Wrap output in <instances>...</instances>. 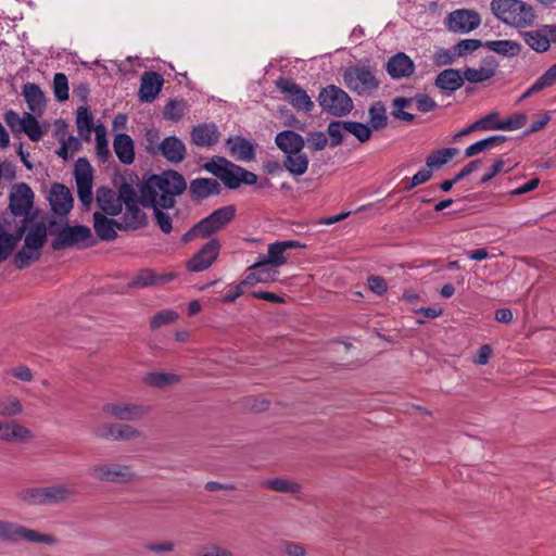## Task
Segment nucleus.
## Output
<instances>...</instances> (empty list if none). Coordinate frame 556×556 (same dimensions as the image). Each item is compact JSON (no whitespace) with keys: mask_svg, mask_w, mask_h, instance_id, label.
Instances as JSON below:
<instances>
[{"mask_svg":"<svg viewBox=\"0 0 556 556\" xmlns=\"http://www.w3.org/2000/svg\"><path fill=\"white\" fill-rule=\"evenodd\" d=\"M98 240L93 238L91 229L86 225H70L63 229L59 238L51 241L53 251H61L76 247L78 249H87L94 247Z\"/></svg>","mask_w":556,"mask_h":556,"instance_id":"1","label":"nucleus"},{"mask_svg":"<svg viewBox=\"0 0 556 556\" xmlns=\"http://www.w3.org/2000/svg\"><path fill=\"white\" fill-rule=\"evenodd\" d=\"M317 102L323 111L336 117L345 116L353 110L351 97L336 85H328L321 88Z\"/></svg>","mask_w":556,"mask_h":556,"instance_id":"2","label":"nucleus"},{"mask_svg":"<svg viewBox=\"0 0 556 556\" xmlns=\"http://www.w3.org/2000/svg\"><path fill=\"white\" fill-rule=\"evenodd\" d=\"M0 540L3 542H17L24 540L31 543H45L54 545L56 536L49 533H41L20 523L0 520Z\"/></svg>","mask_w":556,"mask_h":556,"instance_id":"3","label":"nucleus"},{"mask_svg":"<svg viewBox=\"0 0 556 556\" xmlns=\"http://www.w3.org/2000/svg\"><path fill=\"white\" fill-rule=\"evenodd\" d=\"M121 197L125 205L123 225H129V229H140L148 225L147 214L139 207L141 201L137 199V191L131 182L124 181L121 185Z\"/></svg>","mask_w":556,"mask_h":556,"instance_id":"4","label":"nucleus"},{"mask_svg":"<svg viewBox=\"0 0 556 556\" xmlns=\"http://www.w3.org/2000/svg\"><path fill=\"white\" fill-rule=\"evenodd\" d=\"M416 102V108L421 113H428L434 111L438 108L437 102L427 93H416L413 98L395 97L392 100L391 116L394 119L403 121L406 123H414L416 115L405 111L413 103Z\"/></svg>","mask_w":556,"mask_h":556,"instance_id":"5","label":"nucleus"},{"mask_svg":"<svg viewBox=\"0 0 556 556\" xmlns=\"http://www.w3.org/2000/svg\"><path fill=\"white\" fill-rule=\"evenodd\" d=\"M174 174H176V170L172 168L165 169L162 174L144 173L142 182L138 185L139 194L137 193V199L141 201V206L146 208L155 206L159 191L160 193L162 192L164 185L167 184Z\"/></svg>","mask_w":556,"mask_h":556,"instance_id":"6","label":"nucleus"},{"mask_svg":"<svg viewBox=\"0 0 556 556\" xmlns=\"http://www.w3.org/2000/svg\"><path fill=\"white\" fill-rule=\"evenodd\" d=\"M345 86L357 94L370 93L380 86V80L376 78L372 71L367 66H349L343 73Z\"/></svg>","mask_w":556,"mask_h":556,"instance_id":"7","label":"nucleus"},{"mask_svg":"<svg viewBox=\"0 0 556 556\" xmlns=\"http://www.w3.org/2000/svg\"><path fill=\"white\" fill-rule=\"evenodd\" d=\"M275 86L298 111L309 113L314 109V102L311 97L293 79L280 76L275 81Z\"/></svg>","mask_w":556,"mask_h":556,"instance_id":"8","label":"nucleus"},{"mask_svg":"<svg viewBox=\"0 0 556 556\" xmlns=\"http://www.w3.org/2000/svg\"><path fill=\"white\" fill-rule=\"evenodd\" d=\"M481 24L479 12L472 9H457L450 12L445 17V26L450 31L468 34L477 29Z\"/></svg>","mask_w":556,"mask_h":556,"instance_id":"9","label":"nucleus"},{"mask_svg":"<svg viewBox=\"0 0 556 556\" xmlns=\"http://www.w3.org/2000/svg\"><path fill=\"white\" fill-rule=\"evenodd\" d=\"M35 204V193L26 182L13 185L9 194V204L7 211L13 217L26 215Z\"/></svg>","mask_w":556,"mask_h":556,"instance_id":"10","label":"nucleus"},{"mask_svg":"<svg viewBox=\"0 0 556 556\" xmlns=\"http://www.w3.org/2000/svg\"><path fill=\"white\" fill-rule=\"evenodd\" d=\"M220 248L222 244L218 238L210 239L187 261V270L190 273H200L211 267L218 258Z\"/></svg>","mask_w":556,"mask_h":556,"instance_id":"11","label":"nucleus"},{"mask_svg":"<svg viewBox=\"0 0 556 556\" xmlns=\"http://www.w3.org/2000/svg\"><path fill=\"white\" fill-rule=\"evenodd\" d=\"M50 208L56 217L65 218L74 206L71 190L62 182H53L48 195Z\"/></svg>","mask_w":556,"mask_h":556,"instance_id":"12","label":"nucleus"},{"mask_svg":"<svg viewBox=\"0 0 556 556\" xmlns=\"http://www.w3.org/2000/svg\"><path fill=\"white\" fill-rule=\"evenodd\" d=\"M236 211L235 205H226L214 210L211 214L198 222L203 230V238H208L227 226L235 218Z\"/></svg>","mask_w":556,"mask_h":556,"instance_id":"13","label":"nucleus"},{"mask_svg":"<svg viewBox=\"0 0 556 556\" xmlns=\"http://www.w3.org/2000/svg\"><path fill=\"white\" fill-rule=\"evenodd\" d=\"M187 189L186 178L176 170L166 185H164V189L161 194L156 199V207H160L162 211L172 210L176 205V197L181 195Z\"/></svg>","mask_w":556,"mask_h":556,"instance_id":"14","label":"nucleus"},{"mask_svg":"<svg viewBox=\"0 0 556 556\" xmlns=\"http://www.w3.org/2000/svg\"><path fill=\"white\" fill-rule=\"evenodd\" d=\"M89 475L102 482L128 483L134 475L128 471V467L119 464L96 465L89 469Z\"/></svg>","mask_w":556,"mask_h":556,"instance_id":"15","label":"nucleus"},{"mask_svg":"<svg viewBox=\"0 0 556 556\" xmlns=\"http://www.w3.org/2000/svg\"><path fill=\"white\" fill-rule=\"evenodd\" d=\"M164 85L163 76L154 71L143 72L140 79L138 99L141 103H152L161 93Z\"/></svg>","mask_w":556,"mask_h":556,"instance_id":"16","label":"nucleus"},{"mask_svg":"<svg viewBox=\"0 0 556 556\" xmlns=\"http://www.w3.org/2000/svg\"><path fill=\"white\" fill-rule=\"evenodd\" d=\"M129 225H123L113 218H109L100 212L93 213V229L97 235V240L114 241L117 238L116 229L127 231Z\"/></svg>","mask_w":556,"mask_h":556,"instance_id":"17","label":"nucleus"},{"mask_svg":"<svg viewBox=\"0 0 556 556\" xmlns=\"http://www.w3.org/2000/svg\"><path fill=\"white\" fill-rule=\"evenodd\" d=\"M177 277L176 273L157 274L152 268H142L136 277L128 282V289H143L149 287L164 286Z\"/></svg>","mask_w":556,"mask_h":556,"instance_id":"18","label":"nucleus"},{"mask_svg":"<svg viewBox=\"0 0 556 556\" xmlns=\"http://www.w3.org/2000/svg\"><path fill=\"white\" fill-rule=\"evenodd\" d=\"M384 68L392 79H402L412 76L416 65L409 55L400 51L388 59Z\"/></svg>","mask_w":556,"mask_h":556,"instance_id":"19","label":"nucleus"},{"mask_svg":"<svg viewBox=\"0 0 556 556\" xmlns=\"http://www.w3.org/2000/svg\"><path fill=\"white\" fill-rule=\"evenodd\" d=\"M96 201L101 211L110 216H117L122 213L123 203L121 197V187L116 194L113 189L101 186L97 189Z\"/></svg>","mask_w":556,"mask_h":556,"instance_id":"20","label":"nucleus"},{"mask_svg":"<svg viewBox=\"0 0 556 556\" xmlns=\"http://www.w3.org/2000/svg\"><path fill=\"white\" fill-rule=\"evenodd\" d=\"M223 191L217 179L200 177L190 181L189 195L192 201L201 202L212 195H219Z\"/></svg>","mask_w":556,"mask_h":556,"instance_id":"21","label":"nucleus"},{"mask_svg":"<svg viewBox=\"0 0 556 556\" xmlns=\"http://www.w3.org/2000/svg\"><path fill=\"white\" fill-rule=\"evenodd\" d=\"M157 154L166 161L178 164L186 159L187 149L184 141L175 135L165 137L156 147Z\"/></svg>","mask_w":556,"mask_h":556,"instance_id":"22","label":"nucleus"},{"mask_svg":"<svg viewBox=\"0 0 556 556\" xmlns=\"http://www.w3.org/2000/svg\"><path fill=\"white\" fill-rule=\"evenodd\" d=\"M226 148L238 161L251 162L256 156V144L243 136L228 137Z\"/></svg>","mask_w":556,"mask_h":556,"instance_id":"23","label":"nucleus"},{"mask_svg":"<svg viewBox=\"0 0 556 556\" xmlns=\"http://www.w3.org/2000/svg\"><path fill=\"white\" fill-rule=\"evenodd\" d=\"M465 84L463 79V70L445 68L441 71L434 78V86L446 96L454 93Z\"/></svg>","mask_w":556,"mask_h":556,"instance_id":"24","label":"nucleus"},{"mask_svg":"<svg viewBox=\"0 0 556 556\" xmlns=\"http://www.w3.org/2000/svg\"><path fill=\"white\" fill-rule=\"evenodd\" d=\"M275 143L285 155L298 154L306 146V140L301 134L292 129H285L276 135Z\"/></svg>","mask_w":556,"mask_h":556,"instance_id":"25","label":"nucleus"},{"mask_svg":"<svg viewBox=\"0 0 556 556\" xmlns=\"http://www.w3.org/2000/svg\"><path fill=\"white\" fill-rule=\"evenodd\" d=\"M102 410L121 420H138L147 413L142 405L124 403H106L103 405Z\"/></svg>","mask_w":556,"mask_h":556,"instance_id":"26","label":"nucleus"},{"mask_svg":"<svg viewBox=\"0 0 556 556\" xmlns=\"http://www.w3.org/2000/svg\"><path fill=\"white\" fill-rule=\"evenodd\" d=\"M22 96L24 97L27 108L30 112L37 115L43 114L47 100L45 92L41 90L39 85L35 83L24 84L22 88Z\"/></svg>","mask_w":556,"mask_h":556,"instance_id":"27","label":"nucleus"},{"mask_svg":"<svg viewBox=\"0 0 556 556\" xmlns=\"http://www.w3.org/2000/svg\"><path fill=\"white\" fill-rule=\"evenodd\" d=\"M96 434L101 439L128 441L138 438L140 432L130 425L109 424L99 428Z\"/></svg>","mask_w":556,"mask_h":556,"instance_id":"28","label":"nucleus"},{"mask_svg":"<svg viewBox=\"0 0 556 556\" xmlns=\"http://www.w3.org/2000/svg\"><path fill=\"white\" fill-rule=\"evenodd\" d=\"M113 149L121 163L130 165L136 157L135 141L125 132H116L113 139Z\"/></svg>","mask_w":556,"mask_h":556,"instance_id":"29","label":"nucleus"},{"mask_svg":"<svg viewBox=\"0 0 556 556\" xmlns=\"http://www.w3.org/2000/svg\"><path fill=\"white\" fill-rule=\"evenodd\" d=\"M191 142L198 147H212L219 139V132L214 123L211 124H198L192 127Z\"/></svg>","mask_w":556,"mask_h":556,"instance_id":"30","label":"nucleus"},{"mask_svg":"<svg viewBox=\"0 0 556 556\" xmlns=\"http://www.w3.org/2000/svg\"><path fill=\"white\" fill-rule=\"evenodd\" d=\"M309 159L302 151L298 154H287L282 161V167L290 175L300 177L304 175L308 168Z\"/></svg>","mask_w":556,"mask_h":556,"instance_id":"31","label":"nucleus"},{"mask_svg":"<svg viewBox=\"0 0 556 556\" xmlns=\"http://www.w3.org/2000/svg\"><path fill=\"white\" fill-rule=\"evenodd\" d=\"M459 153L457 148H442L430 153L426 159L427 166L432 170H439Z\"/></svg>","mask_w":556,"mask_h":556,"instance_id":"32","label":"nucleus"},{"mask_svg":"<svg viewBox=\"0 0 556 556\" xmlns=\"http://www.w3.org/2000/svg\"><path fill=\"white\" fill-rule=\"evenodd\" d=\"M484 48L493 51L503 56H516L521 52V45L518 41L503 39V40H486Z\"/></svg>","mask_w":556,"mask_h":556,"instance_id":"33","label":"nucleus"},{"mask_svg":"<svg viewBox=\"0 0 556 556\" xmlns=\"http://www.w3.org/2000/svg\"><path fill=\"white\" fill-rule=\"evenodd\" d=\"M511 3L516 7L515 13H518V15H519L515 20V22H513L511 26H515L518 28H523V27L532 25L535 20V13H534L532 5H530L529 3H527L522 0H517Z\"/></svg>","mask_w":556,"mask_h":556,"instance_id":"34","label":"nucleus"},{"mask_svg":"<svg viewBox=\"0 0 556 556\" xmlns=\"http://www.w3.org/2000/svg\"><path fill=\"white\" fill-rule=\"evenodd\" d=\"M505 141H507V137L504 135H493V136L483 138L481 140L468 146L465 150L464 155L466 159L472 157V156L479 154L480 152H483V151L492 148L495 144L504 143Z\"/></svg>","mask_w":556,"mask_h":556,"instance_id":"35","label":"nucleus"},{"mask_svg":"<svg viewBox=\"0 0 556 556\" xmlns=\"http://www.w3.org/2000/svg\"><path fill=\"white\" fill-rule=\"evenodd\" d=\"M541 31L542 30L540 29L521 33L526 43L538 53H544L551 47V40H548V37Z\"/></svg>","mask_w":556,"mask_h":556,"instance_id":"36","label":"nucleus"},{"mask_svg":"<svg viewBox=\"0 0 556 556\" xmlns=\"http://www.w3.org/2000/svg\"><path fill=\"white\" fill-rule=\"evenodd\" d=\"M240 172V165L228 161L225 166V170H223L218 180L225 186V188L229 190H237L241 186Z\"/></svg>","mask_w":556,"mask_h":556,"instance_id":"37","label":"nucleus"},{"mask_svg":"<svg viewBox=\"0 0 556 556\" xmlns=\"http://www.w3.org/2000/svg\"><path fill=\"white\" fill-rule=\"evenodd\" d=\"M369 121L368 125L374 130H380L387 127L388 125V116L386 114V105L382 101H376L374 102L369 109Z\"/></svg>","mask_w":556,"mask_h":556,"instance_id":"38","label":"nucleus"},{"mask_svg":"<svg viewBox=\"0 0 556 556\" xmlns=\"http://www.w3.org/2000/svg\"><path fill=\"white\" fill-rule=\"evenodd\" d=\"M279 271L277 269H256L253 273L247 275L243 279V285L248 288H252L257 283H269L278 280Z\"/></svg>","mask_w":556,"mask_h":556,"instance_id":"39","label":"nucleus"},{"mask_svg":"<svg viewBox=\"0 0 556 556\" xmlns=\"http://www.w3.org/2000/svg\"><path fill=\"white\" fill-rule=\"evenodd\" d=\"M74 494L65 484H58L43 488L45 505L65 502Z\"/></svg>","mask_w":556,"mask_h":556,"instance_id":"40","label":"nucleus"},{"mask_svg":"<svg viewBox=\"0 0 556 556\" xmlns=\"http://www.w3.org/2000/svg\"><path fill=\"white\" fill-rule=\"evenodd\" d=\"M93 167L87 157H79L74 165L76 185L93 184Z\"/></svg>","mask_w":556,"mask_h":556,"instance_id":"41","label":"nucleus"},{"mask_svg":"<svg viewBox=\"0 0 556 556\" xmlns=\"http://www.w3.org/2000/svg\"><path fill=\"white\" fill-rule=\"evenodd\" d=\"M180 380V377L176 374L172 372H149L143 378V382L147 386L155 387V388H163L166 386H172L177 383Z\"/></svg>","mask_w":556,"mask_h":556,"instance_id":"42","label":"nucleus"},{"mask_svg":"<svg viewBox=\"0 0 556 556\" xmlns=\"http://www.w3.org/2000/svg\"><path fill=\"white\" fill-rule=\"evenodd\" d=\"M187 101L185 99H169L163 110V118L179 122L185 115Z\"/></svg>","mask_w":556,"mask_h":556,"instance_id":"43","label":"nucleus"},{"mask_svg":"<svg viewBox=\"0 0 556 556\" xmlns=\"http://www.w3.org/2000/svg\"><path fill=\"white\" fill-rule=\"evenodd\" d=\"M345 131L353 135L361 143H365L370 140L374 129L368 123H361L355 121H345Z\"/></svg>","mask_w":556,"mask_h":556,"instance_id":"44","label":"nucleus"},{"mask_svg":"<svg viewBox=\"0 0 556 556\" xmlns=\"http://www.w3.org/2000/svg\"><path fill=\"white\" fill-rule=\"evenodd\" d=\"M52 90L54 99L59 103H63L70 98L68 79L64 73H55L52 80Z\"/></svg>","mask_w":556,"mask_h":556,"instance_id":"45","label":"nucleus"},{"mask_svg":"<svg viewBox=\"0 0 556 556\" xmlns=\"http://www.w3.org/2000/svg\"><path fill=\"white\" fill-rule=\"evenodd\" d=\"M479 48H484V41L476 38H466L460 39L457 43L453 46L454 55L456 56H467L471 54Z\"/></svg>","mask_w":556,"mask_h":556,"instance_id":"46","label":"nucleus"},{"mask_svg":"<svg viewBox=\"0 0 556 556\" xmlns=\"http://www.w3.org/2000/svg\"><path fill=\"white\" fill-rule=\"evenodd\" d=\"M93 114L89 106L80 105L76 110V126L79 135H83L89 129H93Z\"/></svg>","mask_w":556,"mask_h":556,"instance_id":"47","label":"nucleus"},{"mask_svg":"<svg viewBox=\"0 0 556 556\" xmlns=\"http://www.w3.org/2000/svg\"><path fill=\"white\" fill-rule=\"evenodd\" d=\"M493 77L492 68H473L466 66L463 70V79L469 84H479L489 80Z\"/></svg>","mask_w":556,"mask_h":556,"instance_id":"48","label":"nucleus"},{"mask_svg":"<svg viewBox=\"0 0 556 556\" xmlns=\"http://www.w3.org/2000/svg\"><path fill=\"white\" fill-rule=\"evenodd\" d=\"M40 257L41 256L36 252L23 245L22 249L14 254L13 264L17 269H25L33 263L38 262Z\"/></svg>","mask_w":556,"mask_h":556,"instance_id":"49","label":"nucleus"},{"mask_svg":"<svg viewBox=\"0 0 556 556\" xmlns=\"http://www.w3.org/2000/svg\"><path fill=\"white\" fill-rule=\"evenodd\" d=\"M345 121H331L327 127V135L329 136V146L336 148L343 142L345 131Z\"/></svg>","mask_w":556,"mask_h":556,"instance_id":"50","label":"nucleus"},{"mask_svg":"<svg viewBox=\"0 0 556 556\" xmlns=\"http://www.w3.org/2000/svg\"><path fill=\"white\" fill-rule=\"evenodd\" d=\"M16 496L28 505H45L43 488H26L18 491Z\"/></svg>","mask_w":556,"mask_h":556,"instance_id":"51","label":"nucleus"},{"mask_svg":"<svg viewBox=\"0 0 556 556\" xmlns=\"http://www.w3.org/2000/svg\"><path fill=\"white\" fill-rule=\"evenodd\" d=\"M179 318L177 312L173 309H162L155 313L150 319L151 330H156L163 325L175 323Z\"/></svg>","mask_w":556,"mask_h":556,"instance_id":"52","label":"nucleus"},{"mask_svg":"<svg viewBox=\"0 0 556 556\" xmlns=\"http://www.w3.org/2000/svg\"><path fill=\"white\" fill-rule=\"evenodd\" d=\"M23 412L21 401L16 396H9L0 400V415L5 417H13Z\"/></svg>","mask_w":556,"mask_h":556,"instance_id":"53","label":"nucleus"},{"mask_svg":"<svg viewBox=\"0 0 556 556\" xmlns=\"http://www.w3.org/2000/svg\"><path fill=\"white\" fill-rule=\"evenodd\" d=\"M527 114L523 112L514 113L507 118L501 121V123L497 125L500 130H516L521 127H523L527 123Z\"/></svg>","mask_w":556,"mask_h":556,"instance_id":"54","label":"nucleus"},{"mask_svg":"<svg viewBox=\"0 0 556 556\" xmlns=\"http://www.w3.org/2000/svg\"><path fill=\"white\" fill-rule=\"evenodd\" d=\"M267 486L281 493H296L300 491V484L283 478H274L266 482Z\"/></svg>","mask_w":556,"mask_h":556,"instance_id":"55","label":"nucleus"},{"mask_svg":"<svg viewBox=\"0 0 556 556\" xmlns=\"http://www.w3.org/2000/svg\"><path fill=\"white\" fill-rule=\"evenodd\" d=\"M49 128V124L43 122L42 124L39 119L33 122L28 126L23 128V134H25L30 141L38 142L42 139V137L47 134Z\"/></svg>","mask_w":556,"mask_h":556,"instance_id":"56","label":"nucleus"},{"mask_svg":"<svg viewBox=\"0 0 556 556\" xmlns=\"http://www.w3.org/2000/svg\"><path fill=\"white\" fill-rule=\"evenodd\" d=\"M228 159L220 155H213L208 162L204 163L202 165V168L206 170L207 173L215 176L217 179H219L223 170H225V166L228 163Z\"/></svg>","mask_w":556,"mask_h":556,"instance_id":"57","label":"nucleus"},{"mask_svg":"<svg viewBox=\"0 0 556 556\" xmlns=\"http://www.w3.org/2000/svg\"><path fill=\"white\" fill-rule=\"evenodd\" d=\"M92 187L93 184L76 185L77 197L85 212L91 208L93 202Z\"/></svg>","mask_w":556,"mask_h":556,"instance_id":"58","label":"nucleus"},{"mask_svg":"<svg viewBox=\"0 0 556 556\" xmlns=\"http://www.w3.org/2000/svg\"><path fill=\"white\" fill-rule=\"evenodd\" d=\"M267 255L271 262V267L277 268L287 263L285 250H283L281 243H279V241H276L268 245Z\"/></svg>","mask_w":556,"mask_h":556,"instance_id":"59","label":"nucleus"},{"mask_svg":"<svg viewBox=\"0 0 556 556\" xmlns=\"http://www.w3.org/2000/svg\"><path fill=\"white\" fill-rule=\"evenodd\" d=\"M153 210V216L156 222V225L160 227L161 231L165 235H168L173 230V218L172 216L165 212L162 211L160 207L152 206Z\"/></svg>","mask_w":556,"mask_h":556,"instance_id":"60","label":"nucleus"},{"mask_svg":"<svg viewBox=\"0 0 556 556\" xmlns=\"http://www.w3.org/2000/svg\"><path fill=\"white\" fill-rule=\"evenodd\" d=\"M500 123V113L497 111H492L475 122L478 130H500L498 126H496Z\"/></svg>","mask_w":556,"mask_h":556,"instance_id":"61","label":"nucleus"},{"mask_svg":"<svg viewBox=\"0 0 556 556\" xmlns=\"http://www.w3.org/2000/svg\"><path fill=\"white\" fill-rule=\"evenodd\" d=\"M27 226L25 224H20L16 226L15 230L10 232L9 229L4 228L2 224H0V231L8 239L14 250L17 248L21 240L25 237L27 232Z\"/></svg>","mask_w":556,"mask_h":556,"instance_id":"62","label":"nucleus"},{"mask_svg":"<svg viewBox=\"0 0 556 556\" xmlns=\"http://www.w3.org/2000/svg\"><path fill=\"white\" fill-rule=\"evenodd\" d=\"M33 437L34 435L30 429L13 421L9 442L23 443L33 439Z\"/></svg>","mask_w":556,"mask_h":556,"instance_id":"63","label":"nucleus"},{"mask_svg":"<svg viewBox=\"0 0 556 556\" xmlns=\"http://www.w3.org/2000/svg\"><path fill=\"white\" fill-rule=\"evenodd\" d=\"M3 119L14 136L23 134V125L21 122V116L17 112L13 110L5 111L3 114Z\"/></svg>","mask_w":556,"mask_h":556,"instance_id":"64","label":"nucleus"}]
</instances>
